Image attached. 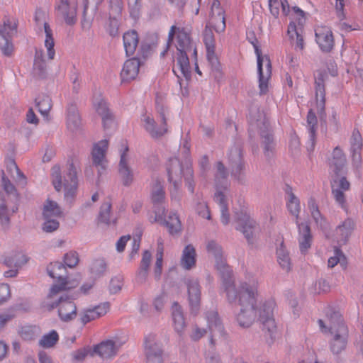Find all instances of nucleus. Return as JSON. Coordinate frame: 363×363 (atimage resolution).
Listing matches in <instances>:
<instances>
[{"label":"nucleus","mask_w":363,"mask_h":363,"mask_svg":"<svg viewBox=\"0 0 363 363\" xmlns=\"http://www.w3.org/2000/svg\"><path fill=\"white\" fill-rule=\"evenodd\" d=\"M206 248L216 259V267L220 273L228 301L240 307V311L237 315L238 324L242 328L250 327L257 314L255 307L259 297L257 281L249 279L242 281L237 288L232 281V269L221 258L220 246L214 241H210Z\"/></svg>","instance_id":"1"},{"label":"nucleus","mask_w":363,"mask_h":363,"mask_svg":"<svg viewBox=\"0 0 363 363\" xmlns=\"http://www.w3.org/2000/svg\"><path fill=\"white\" fill-rule=\"evenodd\" d=\"M79 167L74 164L72 160H68L64 169V176H62L60 167L54 165L51 169L52 183L55 189L60 192L62 187L65 189V199L72 204L77 196L78 189V173Z\"/></svg>","instance_id":"2"},{"label":"nucleus","mask_w":363,"mask_h":363,"mask_svg":"<svg viewBox=\"0 0 363 363\" xmlns=\"http://www.w3.org/2000/svg\"><path fill=\"white\" fill-rule=\"evenodd\" d=\"M318 325L323 333L333 335L331 342V350L333 353L338 354L345 348L348 330L339 312H327L325 319H319Z\"/></svg>","instance_id":"3"},{"label":"nucleus","mask_w":363,"mask_h":363,"mask_svg":"<svg viewBox=\"0 0 363 363\" xmlns=\"http://www.w3.org/2000/svg\"><path fill=\"white\" fill-rule=\"evenodd\" d=\"M167 172L168 180L172 184L169 189L172 197L176 196L181 186L183 176L185 177L189 191L194 192L193 170L190 167L186 166L184 168L177 158H172L167 164Z\"/></svg>","instance_id":"4"},{"label":"nucleus","mask_w":363,"mask_h":363,"mask_svg":"<svg viewBox=\"0 0 363 363\" xmlns=\"http://www.w3.org/2000/svg\"><path fill=\"white\" fill-rule=\"evenodd\" d=\"M191 30L188 26H183L178 22L173 25L168 33V44L173 42L175 38V46L177 52L189 53L196 60L197 50L191 37Z\"/></svg>","instance_id":"5"},{"label":"nucleus","mask_w":363,"mask_h":363,"mask_svg":"<svg viewBox=\"0 0 363 363\" xmlns=\"http://www.w3.org/2000/svg\"><path fill=\"white\" fill-rule=\"evenodd\" d=\"M228 172L222 162H218L216 164V191L214 199L220 205L221 211V222L224 225H227L230 220V216L228 212L227 202L225 194L221 191V188L227 190V178Z\"/></svg>","instance_id":"6"},{"label":"nucleus","mask_w":363,"mask_h":363,"mask_svg":"<svg viewBox=\"0 0 363 363\" xmlns=\"http://www.w3.org/2000/svg\"><path fill=\"white\" fill-rule=\"evenodd\" d=\"M257 56L259 75V90L260 95H265L269 89V80L272 77V64L269 57L263 55L257 43H252Z\"/></svg>","instance_id":"7"},{"label":"nucleus","mask_w":363,"mask_h":363,"mask_svg":"<svg viewBox=\"0 0 363 363\" xmlns=\"http://www.w3.org/2000/svg\"><path fill=\"white\" fill-rule=\"evenodd\" d=\"M16 32V24H12L8 18L4 19L2 24L0 23V49L6 56H10L13 50L12 38Z\"/></svg>","instance_id":"8"},{"label":"nucleus","mask_w":363,"mask_h":363,"mask_svg":"<svg viewBox=\"0 0 363 363\" xmlns=\"http://www.w3.org/2000/svg\"><path fill=\"white\" fill-rule=\"evenodd\" d=\"M165 199V192L160 181L156 180L151 190V200L154 204L155 208V216H152L150 217L151 222H162L164 219L165 213V209L162 206V203Z\"/></svg>","instance_id":"9"},{"label":"nucleus","mask_w":363,"mask_h":363,"mask_svg":"<svg viewBox=\"0 0 363 363\" xmlns=\"http://www.w3.org/2000/svg\"><path fill=\"white\" fill-rule=\"evenodd\" d=\"M120 155L118 177L124 185H129L133 180V174L128 165L129 147L128 142L123 140L118 146Z\"/></svg>","instance_id":"10"},{"label":"nucleus","mask_w":363,"mask_h":363,"mask_svg":"<svg viewBox=\"0 0 363 363\" xmlns=\"http://www.w3.org/2000/svg\"><path fill=\"white\" fill-rule=\"evenodd\" d=\"M107 149L108 140H102L94 144L91 152L90 160L92 166L97 169L99 177L102 175L108 166V161L106 157Z\"/></svg>","instance_id":"11"},{"label":"nucleus","mask_w":363,"mask_h":363,"mask_svg":"<svg viewBox=\"0 0 363 363\" xmlns=\"http://www.w3.org/2000/svg\"><path fill=\"white\" fill-rule=\"evenodd\" d=\"M235 220L238 224L236 228L241 231L250 242L256 224L250 218L247 208L242 206L240 211H235Z\"/></svg>","instance_id":"12"},{"label":"nucleus","mask_w":363,"mask_h":363,"mask_svg":"<svg viewBox=\"0 0 363 363\" xmlns=\"http://www.w3.org/2000/svg\"><path fill=\"white\" fill-rule=\"evenodd\" d=\"M276 308L274 300L269 299L263 303L258 309V320L262 324L263 328L272 333L277 328L274 318V311Z\"/></svg>","instance_id":"13"},{"label":"nucleus","mask_w":363,"mask_h":363,"mask_svg":"<svg viewBox=\"0 0 363 363\" xmlns=\"http://www.w3.org/2000/svg\"><path fill=\"white\" fill-rule=\"evenodd\" d=\"M315 40L323 52L329 53L335 47V39L331 28L326 26H318L315 28Z\"/></svg>","instance_id":"14"},{"label":"nucleus","mask_w":363,"mask_h":363,"mask_svg":"<svg viewBox=\"0 0 363 363\" xmlns=\"http://www.w3.org/2000/svg\"><path fill=\"white\" fill-rule=\"evenodd\" d=\"M189 53L177 52L172 65V72L182 80H189L191 76V67L189 60Z\"/></svg>","instance_id":"15"},{"label":"nucleus","mask_w":363,"mask_h":363,"mask_svg":"<svg viewBox=\"0 0 363 363\" xmlns=\"http://www.w3.org/2000/svg\"><path fill=\"white\" fill-rule=\"evenodd\" d=\"M161 117V125L157 127L155 124V120L150 116H145L143 121L144 123V128L150 134L152 138H158L167 132V122L163 107L160 108L157 107Z\"/></svg>","instance_id":"16"},{"label":"nucleus","mask_w":363,"mask_h":363,"mask_svg":"<svg viewBox=\"0 0 363 363\" xmlns=\"http://www.w3.org/2000/svg\"><path fill=\"white\" fill-rule=\"evenodd\" d=\"M209 24L218 33H223L225 30V13L218 0H213L212 3Z\"/></svg>","instance_id":"17"},{"label":"nucleus","mask_w":363,"mask_h":363,"mask_svg":"<svg viewBox=\"0 0 363 363\" xmlns=\"http://www.w3.org/2000/svg\"><path fill=\"white\" fill-rule=\"evenodd\" d=\"M146 359L151 363H162V350L156 341V337L149 335L145 340Z\"/></svg>","instance_id":"18"},{"label":"nucleus","mask_w":363,"mask_h":363,"mask_svg":"<svg viewBox=\"0 0 363 363\" xmlns=\"http://www.w3.org/2000/svg\"><path fill=\"white\" fill-rule=\"evenodd\" d=\"M287 33L296 51L303 52L306 47L303 26L299 22L291 21L288 26Z\"/></svg>","instance_id":"19"},{"label":"nucleus","mask_w":363,"mask_h":363,"mask_svg":"<svg viewBox=\"0 0 363 363\" xmlns=\"http://www.w3.org/2000/svg\"><path fill=\"white\" fill-rule=\"evenodd\" d=\"M332 194L341 208H346L347 203L344 192L350 189V184L345 177L334 179L331 183Z\"/></svg>","instance_id":"20"},{"label":"nucleus","mask_w":363,"mask_h":363,"mask_svg":"<svg viewBox=\"0 0 363 363\" xmlns=\"http://www.w3.org/2000/svg\"><path fill=\"white\" fill-rule=\"evenodd\" d=\"M354 222L351 218L345 219L337 225L334 232V239L340 245L345 244L354 229Z\"/></svg>","instance_id":"21"},{"label":"nucleus","mask_w":363,"mask_h":363,"mask_svg":"<svg viewBox=\"0 0 363 363\" xmlns=\"http://www.w3.org/2000/svg\"><path fill=\"white\" fill-rule=\"evenodd\" d=\"M76 298H64L60 302L58 315L63 322H69L77 317V308L73 302Z\"/></svg>","instance_id":"22"},{"label":"nucleus","mask_w":363,"mask_h":363,"mask_svg":"<svg viewBox=\"0 0 363 363\" xmlns=\"http://www.w3.org/2000/svg\"><path fill=\"white\" fill-rule=\"evenodd\" d=\"M188 300L192 313L196 314L199 311L201 302V289L197 281L189 280L187 283Z\"/></svg>","instance_id":"23"},{"label":"nucleus","mask_w":363,"mask_h":363,"mask_svg":"<svg viewBox=\"0 0 363 363\" xmlns=\"http://www.w3.org/2000/svg\"><path fill=\"white\" fill-rule=\"evenodd\" d=\"M140 61L138 58L133 57L126 60L121 72L123 82H130L135 79L139 73Z\"/></svg>","instance_id":"24"},{"label":"nucleus","mask_w":363,"mask_h":363,"mask_svg":"<svg viewBox=\"0 0 363 363\" xmlns=\"http://www.w3.org/2000/svg\"><path fill=\"white\" fill-rule=\"evenodd\" d=\"M346 163V157L340 147H335L328 159L330 169L335 176L340 173Z\"/></svg>","instance_id":"25"},{"label":"nucleus","mask_w":363,"mask_h":363,"mask_svg":"<svg viewBox=\"0 0 363 363\" xmlns=\"http://www.w3.org/2000/svg\"><path fill=\"white\" fill-rule=\"evenodd\" d=\"M208 329L211 333V343L214 345L213 337L223 335V326L216 311H211L206 315Z\"/></svg>","instance_id":"26"},{"label":"nucleus","mask_w":363,"mask_h":363,"mask_svg":"<svg viewBox=\"0 0 363 363\" xmlns=\"http://www.w3.org/2000/svg\"><path fill=\"white\" fill-rule=\"evenodd\" d=\"M98 355L102 359H110L113 355V340H106L94 345L91 357Z\"/></svg>","instance_id":"27"},{"label":"nucleus","mask_w":363,"mask_h":363,"mask_svg":"<svg viewBox=\"0 0 363 363\" xmlns=\"http://www.w3.org/2000/svg\"><path fill=\"white\" fill-rule=\"evenodd\" d=\"M56 9L57 15L62 17L67 25L72 26L76 23V8L71 9L68 0H61Z\"/></svg>","instance_id":"28"},{"label":"nucleus","mask_w":363,"mask_h":363,"mask_svg":"<svg viewBox=\"0 0 363 363\" xmlns=\"http://www.w3.org/2000/svg\"><path fill=\"white\" fill-rule=\"evenodd\" d=\"M307 126L309 135V144L307 148L309 151H313L316 142L318 120L315 113L311 109L308 111L307 115Z\"/></svg>","instance_id":"29"},{"label":"nucleus","mask_w":363,"mask_h":363,"mask_svg":"<svg viewBox=\"0 0 363 363\" xmlns=\"http://www.w3.org/2000/svg\"><path fill=\"white\" fill-rule=\"evenodd\" d=\"M123 39L126 55H133L139 43L138 33L134 30H128L123 34Z\"/></svg>","instance_id":"30"},{"label":"nucleus","mask_w":363,"mask_h":363,"mask_svg":"<svg viewBox=\"0 0 363 363\" xmlns=\"http://www.w3.org/2000/svg\"><path fill=\"white\" fill-rule=\"evenodd\" d=\"M300 236L298 238L299 247L302 253H306L311 246L312 237L310 228L306 223L298 224Z\"/></svg>","instance_id":"31"},{"label":"nucleus","mask_w":363,"mask_h":363,"mask_svg":"<svg viewBox=\"0 0 363 363\" xmlns=\"http://www.w3.org/2000/svg\"><path fill=\"white\" fill-rule=\"evenodd\" d=\"M229 159L232 164H234L233 167V174L238 180H240L241 173L244 168V164L242 162V152L238 147L232 149L229 154Z\"/></svg>","instance_id":"32"},{"label":"nucleus","mask_w":363,"mask_h":363,"mask_svg":"<svg viewBox=\"0 0 363 363\" xmlns=\"http://www.w3.org/2000/svg\"><path fill=\"white\" fill-rule=\"evenodd\" d=\"M325 77V73L320 72L317 74L315 82L316 101L321 109H324L325 104L324 85V80Z\"/></svg>","instance_id":"33"},{"label":"nucleus","mask_w":363,"mask_h":363,"mask_svg":"<svg viewBox=\"0 0 363 363\" xmlns=\"http://www.w3.org/2000/svg\"><path fill=\"white\" fill-rule=\"evenodd\" d=\"M172 316L174 330L182 333L186 325L182 307L177 303H174L172 306Z\"/></svg>","instance_id":"34"},{"label":"nucleus","mask_w":363,"mask_h":363,"mask_svg":"<svg viewBox=\"0 0 363 363\" xmlns=\"http://www.w3.org/2000/svg\"><path fill=\"white\" fill-rule=\"evenodd\" d=\"M196 250L191 245H186L182 252L181 265L185 269H190L196 264Z\"/></svg>","instance_id":"35"},{"label":"nucleus","mask_w":363,"mask_h":363,"mask_svg":"<svg viewBox=\"0 0 363 363\" xmlns=\"http://www.w3.org/2000/svg\"><path fill=\"white\" fill-rule=\"evenodd\" d=\"M35 106L41 115L48 118L49 112L52 106L50 97L45 94H39L35 98Z\"/></svg>","instance_id":"36"},{"label":"nucleus","mask_w":363,"mask_h":363,"mask_svg":"<svg viewBox=\"0 0 363 363\" xmlns=\"http://www.w3.org/2000/svg\"><path fill=\"white\" fill-rule=\"evenodd\" d=\"M96 111L101 116L104 129L110 128L113 123V116L107 103L104 100L99 102L96 106Z\"/></svg>","instance_id":"37"},{"label":"nucleus","mask_w":363,"mask_h":363,"mask_svg":"<svg viewBox=\"0 0 363 363\" xmlns=\"http://www.w3.org/2000/svg\"><path fill=\"white\" fill-rule=\"evenodd\" d=\"M63 215L61 208L57 202L48 199L43 206V216L44 218H60Z\"/></svg>","instance_id":"38"},{"label":"nucleus","mask_w":363,"mask_h":363,"mask_svg":"<svg viewBox=\"0 0 363 363\" xmlns=\"http://www.w3.org/2000/svg\"><path fill=\"white\" fill-rule=\"evenodd\" d=\"M112 208L111 199L108 198V201H104L100 207L99 213L97 217L98 225H105L109 226L111 224L110 218Z\"/></svg>","instance_id":"39"},{"label":"nucleus","mask_w":363,"mask_h":363,"mask_svg":"<svg viewBox=\"0 0 363 363\" xmlns=\"http://www.w3.org/2000/svg\"><path fill=\"white\" fill-rule=\"evenodd\" d=\"M67 123L68 128L72 130H77L79 127L81 122L77 106L74 104H70L67 107Z\"/></svg>","instance_id":"40"},{"label":"nucleus","mask_w":363,"mask_h":363,"mask_svg":"<svg viewBox=\"0 0 363 363\" xmlns=\"http://www.w3.org/2000/svg\"><path fill=\"white\" fill-rule=\"evenodd\" d=\"M269 7L271 13L278 18L280 11L284 16H287L289 12V4L287 0H269Z\"/></svg>","instance_id":"41"},{"label":"nucleus","mask_w":363,"mask_h":363,"mask_svg":"<svg viewBox=\"0 0 363 363\" xmlns=\"http://www.w3.org/2000/svg\"><path fill=\"white\" fill-rule=\"evenodd\" d=\"M26 255L21 252H15L10 256L5 257L4 264L8 267L20 268L28 262Z\"/></svg>","instance_id":"42"},{"label":"nucleus","mask_w":363,"mask_h":363,"mask_svg":"<svg viewBox=\"0 0 363 363\" xmlns=\"http://www.w3.org/2000/svg\"><path fill=\"white\" fill-rule=\"evenodd\" d=\"M277 261L281 267L286 271H289L291 269V259L283 241H281L280 246L277 250Z\"/></svg>","instance_id":"43"},{"label":"nucleus","mask_w":363,"mask_h":363,"mask_svg":"<svg viewBox=\"0 0 363 363\" xmlns=\"http://www.w3.org/2000/svg\"><path fill=\"white\" fill-rule=\"evenodd\" d=\"M286 193L289 196L286 203L288 210L296 217V219L298 220V214L301 211L299 199L294 194L291 188L288 189ZM296 222L298 223V220H296Z\"/></svg>","instance_id":"44"},{"label":"nucleus","mask_w":363,"mask_h":363,"mask_svg":"<svg viewBox=\"0 0 363 363\" xmlns=\"http://www.w3.org/2000/svg\"><path fill=\"white\" fill-rule=\"evenodd\" d=\"M44 30L45 33V45L48 49V57L50 60H52L54 58L55 52L54 49L55 43H54V38L52 36V31L50 27V25L47 22H44Z\"/></svg>","instance_id":"45"},{"label":"nucleus","mask_w":363,"mask_h":363,"mask_svg":"<svg viewBox=\"0 0 363 363\" xmlns=\"http://www.w3.org/2000/svg\"><path fill=\"white\" fill-rule=\"evenodd\" d=\"M351 148L353 152L352 157L354 159L360 160L359 151L362 147V139L361 135L358 131H354L352 133V138L350 139Z\"/></svg>","instance_id":"46"},{"label":"nucleus","mask_w":363,"mask_h":363,"mask_svg":"<svg viewBox=\"0 0 363 363\" xmlns=\"http://www.w3.org/2000/svg\"><path fill=\"white\" fill-rule=\"evenodd\" d=\"M338 263L340 264L343 269H345L347 267V260L343 252L337 247H335L334 250V255L329 257L328 260V266L330 268H333Z\"/></svg>","instance_id":"47"},{"label":"nucleus","mask_w":363,"mask_h":363,"mask_svg":"<svg viewBox=\"0 0 363 363\" xmlns=\"http://www.w3.org/2000/svg\"><path fill=\"white\" fill-rule=\"evenodd\" d=\"M165 225L171 235L179 233L182 230V224L176 213H170Z\"/></svg>","instance_id":"48"},{"label":"nucleus","mask_w":363,"mask_h":363,"mask_svg":"<svg viewBox=\"0 0 363 363\" xmlns=\"http://www.w3.org/2000/svg\"><path fill=\"white\" fill-rule=\"evenodd\" d=\"M59 340V335L55 330H51L48 334L44 335L39 341V345L44 348L54 347Z\"/></svg>","instance_id":"49"},{"label":"nucleus","mask_w":363,"mask_h":363,"mask_svg":"<svg viewBox=\"0 0 363 363\" xmlns=\"http://www.w3.org/2000/svg\"><path fill=\"white\" fill-rule=\"evenodd\" d=\"M57 275L59 284H54L52 286L48 295V298H51L52 295L57 294L61 291L69 290L71 288L68 286V282L66 281L67 277H65L62 273L57 274Z\"/></svg>","instance_id":"50"},{"label":"nucleus","mask_w":363,"mask_h":363,"mask_svg":"<svg viewBox=\"0 0 363 363\" xmlns=\"http://www.w3.org/2000/svg\"><path fill=\"white\" fill-rule=\"evenodd\" d=\"M78 293H67L62 296H61L59 299L56 301H53L52 303H48L46 301H43L42 303V307L46 308L48 311H51L55 308L60 307V302L64 300V298H77Z\"/></svg>","instance_id":"51"},{"label":"nucleus","mask_w":363,"mask_h":363,"mask_svg":"<svg viewBox=\"0 0 363 363\" xmlns=\"http://www.w3.org/2000/svg\"><path fill=\"white\" fill-rule=\"evenodd\" d=\"M106 264L104 259H95L90 266V273L94 277H97L103 274L106 271Z\"/></svg>","instance_id":"52"},{"label":"nucleus","mask_w":363,"mask_h":363,"mask_svg":"<svg viewBox=\"0 0 363 363\" xmlns=\"http://www.w3.org/2000/svg\"><path fill=\"white\" fill-rule=\"evenodd\" d=\"M38 53L35 54L33 71L35 75L39 78H45L46 76V65L44 60H38Z\"/></svg>","instance_id":"53"},{"label":"nucleus","mask_w":363,"mask_h":363,"mask_svg":"<svg viewBox=\"0 0 363 363\" xmlns=\"http://www.w3.org/2000/svg\"><path fill=\"white\" fill-rule=\"evenodd\" d=\"M151 253L148 250H145L143 252L138 272L139 275L143 277L147 275L151 262Z\"/></svg>","instance_id":"54"},{"label":"nucleus","mask_w":363,"mask_h":363,"mask_svg":"<svg viewBox=\"0 0 363 363\" xmlns=\"http://www.w3.org/2000/svg\"><path fill=\"white\" fill-rule=\"evenodd\" d=\"M0 223L4 230H7L10 223V218L5 201L0 199Z\"/></svg>","instance_id":"55"},{"label":"nucleus","mask_w":363,"mask_h":363,"mask_svg":"<svg viewBox=\"0 0 363 363\" xmlns=\"http://www.w3.org/2000/svg\"><path fill=\"white\" fill-rule=\"evenodd\" d=\"M57 271L66 272V268L64 264L60 262H55L53 263H50L47 267V272L48 275L53 279L57 278V274H59L60 272H56Z\"/></svg>","instance_id":"56"},{"label":"nucleus","mask_w":363,"mask_h":363,"mask_svg":"<svg viewBox=\"0 0 363 363\" xmlns=\"http://www.w3.org/2000/svg\"><path fill=\"white\" fill-rule=\"evenodd\" d=\"M64 262L68 267H75L79 262L78 253L76 251H70L65 254Z\"/></svg>","instance_id":"57"},{"label":"nucleus","mask_w":363,"mask_h":363,"mask_svg":"<svg viewBox=\"0 0 363 363\" xmlns=\"http://www.w3.org/2000/svg\"><path fill=\"white\" fill-rule=\"evenodd\" d=\"M43 230L46 233H52L58 229L60 223L55 218H45Z\"/></svg>","instance_id":"58"},{"label":"nucleus","mask_w":363,"mask_h":363,"mask_svg":"<svg viewBox=\"0 0 363 363\" xmlns=\"http://www.w3.org/2000/svg\"><path fill=\"white\" fill-rule=\"evenodd\" d=\"M163 262V249H159L157 252V259L155 262L154 273L157 279H159L162 274V267Z\"/></svg>","instance_id":"59"},{"label":"nucleus","mask_w":363,"mask_h":363,"mask_svg":"<svg viewBox=\"0 0 363 363\" xmlns=\"http://www.w3.org/2000/svg\"><path fill=\"white\" fill-rule=\"evenodd\" d=\"M203 42L206 48H212L215 46V39L213 33L208 26H206L203 31Z\"/></svg>","instance_id":"60"},{"label":"nucleus","mask_w":363,"mask_h":363,"mask_svg":"<svg viewBox=\"0 0 363 363\" xmlns=\"http://www.w3.org/2000/svg\"><path fill=\"white\" fill-rule=\"evenodd\" d=\"M1 181L4 189L8 194H16V190L15 186L11 183L9 179L6 178L4 171L1 172Z\"/></svg>","instance_id":"61"},{"label":"nucleus","mask_w":363,"mask_h":363,"mask_svg":"<svg viewBox=\"0 0 363 363\" xmlns=\"http://www.w3.org/2000/svg\"><path fill=\"white\" fill-rule=\"evenodd\" d=\"M11 296V290L9 284H0V305L5 303Z\"/></svg>","instance_id":"62"},{"label":"nucleus","mask_w":363,"mask_h":363,"mask_svg":"<svg viewBox=\"0 0 363 363\" xmlns=\"http://www.w3.org/2000/svg\"><path fill=\"white\" fill-rule=\"evenodd\" d=\"M206 48V57L212 67H216L218 64V59L215 52V46Z\"/></svg>","instance_id":"63"},{"label":"nucleus","mask_w":363,"mask_h":363,"mask_svg":"<svg viewBox=\"0 0 363 363\" xmlns=\"http://www.w3.org/2000/svg\"><path fill=\"white\" fill-rule=\"evenodd\" d=\"M92 348L90 347H85L77 350L74 354V358L77 361L83 360L88 354L91 356Z\"/></svg>","instance_id":"64"}]
</instances>
